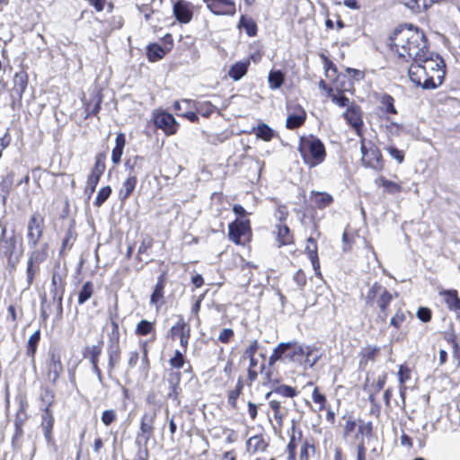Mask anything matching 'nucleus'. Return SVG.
<instances>
[{
  "instance_id": "37998d69",
  "label": "nucleus",
  "mask_w": 460,
  "mask_h": 460,
  "mask_svg": "<svg viewBox=\"0 0 460 460\" xmlns=\"http://www.w3.org/2000/svg\"><path fill=\"white\" fill-rule=\"evenodd\" d=\"M244 388V382L242 376H239L237 382L233 389L226 392L227 404L234 411L238 410V399L243 394Z\"/></svg>"
},
{
  "instance_id": "7c9ffc66",
  "label": "nucleus",
  "mask_w": 460,
  "mask_h": 460,
  "mask_svg": "<svg viewBox=\"0 0 460 460\" xmlns=\"http://www.w3.org/2000/svg\"><path fill=\"white\" fill-rule=\"evenodd\" d=\"M305 253L310 260L314 274L318 278H322L321 263L318 254V243L314 237L309 236L305 241Z\"/></svg>"
},
{
  "instance_id": "8fccbe9b",
  "label": "nucleus",
  "mask_w": 460,
  "mask_h": 460,
  "mask_svg": "<svg viewBox=\"0 0 460 460\" xmlns=\"http://www.w3.org/2000/svg\"><path fill=\"white\" fill-rule=\"evenodd\" d=\"M249 66L250 58L235 62L230 66L227 75L234 81H238L247 74Z\"/></svg>"
},
{
  "instance_id": "5701e85b",
  "label": "nucleus",
  "mask_w": 460,
  "mask_h": 460,
  "mask_svg": "<svg viewBox=\"0 0 460 460\" xmlns=\"http://www.w3.org/2000/svg\"><path fill=\"white\" fill-rule=\"evenodd\" d=\"M272 236L278 248L296 245L295 232L288 224H275L272 229Z\"/></svg>"
},
{
  "instance_id": "f704fd0d",
  "label": "nucleus",
  "mask_w": 460,
  "mask_h": 460,
  "mask_svg": "<svg viewBox=\"0 0 460 460\" xmlns=\"http://www.w3.org/2000/svg\"><path fill=\"white\" fill-rule=\"evenodd\" d=\"M41 410V421L40 428L43 431L44 438L48 443L52 442L54 439L53 430L55 425V417L53 410L40 409Z\"/></svg>"
},
{
  "instance_id": "5fc2aeb1",
  "label": "nucleus",
  "mask_w": 460,
  "mask_h": 460,
  "mask_svg": "<svg viewBox=\"0 0 460 460\" xmlns=\"http://www.w3.org/2000/svg\"><path fill=\"white\" fill-rule=\"evenodd\" d=\"M359 238L358 230L352 228H346L342 234V251L344 252H350L357 240Z\"/></svg>"
},
{
  "instance_id": "473e14b6",
  "label": "nucleus",
  "mask_w": 460,
  "mask_h": 460,
  "mask_svg": "<svg viewBox=\"0 0 460 460\" xmlns=\"http://www.w3.org/2000/svg\"><path fill=\"white\" fill-rule=\"evenodd\" d=\"M311 399L313 404L310 402H305V405L309 407V409L314 412H323L327 409V406L330 405L329 401L323 388L319 385H314Z\"/></svg>"
},
{
  "instance_id": "4d7b16f0",
  "label": "nucleus",
  "mask_w": 460,
  "mask_h": 460,
  "mask_svg": "<svg viewBox=\"0 0 460 460\" xmlns=\"http://www.w3.org/2000/svg\"><path fill=\"white\" fill-rule=\"evenodd\" d=\"M272 394H278L285 398H294L297 396L298 391L296 387L288 385H279L273 388L272 391L266 394V399H269Z\"/></svg>"
},
{
  "instance_id": "49530a36",
  "label": "nucleus",
  "mask_w": 460,
  "mask_h": 460,
  "mask_svg": "<svg viewBox=\"0 0 460 460\" xmlns=\"http://www.w3.org/2000/svg\"><path fill=\"white\" fill-rule=\"evenodd\" d=\"M135 334L139 337L151 335L152 338L148 341L154 342L156 340V330L155 322L147 320H141L137 323L135 328Z\"/></svg>"
},
{
  "instance_id": "f8f14e48",
  "label": "nucleus",
  "mask_w": 460,
  "mask_h": 460,
  "mask_svg": "<svg viewBox=\"0 0 460 460\" xmlns=\"http://www.w3.org/2000/svg\"><path fill=\"white\" fill-rule=\"evenodd\" d=\"M151 121L156 129L162 130L167 137L176 135L180 129V123L174 116L162 108L152 111Z\"/></svg>"
},
{
  "instance_id": "412c9836",
  "label": "nucleus",
  "mask_w": 460,
  "mask_h": 460,
  "mask_svg": "<svg viewBox=\"0 0 460 460\" xmlns=\"http://www.w3.org/2000/svg\"><path fill=\"white\" fill-rule=\"evenodd\" d=\"M103 342L101 341L98 344L86 346L83 352V358L87 359L92 367L93 372L96 375L101 385H104V377L102 371L99 366L100 357L102 353Z\"/></svg>"
},
{
  "instance_id": "b1692460",
  "label": "nucleus",
  "mask_w": 460,
  "mask_h": 460,
  "mask_svg": "<svg viewBox=\"0 0 460 460\" xmlns=\"http://www.w3.org/2000/svg\"><path fill=\"white\" fill-rule=\"evenodd\" d=\"M310 200L311 205L306 208V211L313 219L317 209L323 210L334 203L333 196L326 191L311 190Z\"/></svg>"
},
{
  "instance_id": "338daca9",
  "label": "nucleus",
  "mask_w": 460,
  "mask_h": 460,
  "mask_svg": "<svg viewBox=\"0 0 460 460\" xmlns=\"http://www.w3.org/2000/svg\"><path fill=\"white\" fill-rule=\"evenodd\" d=\"M94 293V286L92 281H86L78 291V305H84Z\"/></svg>"
},
{
  "instance_id": "052dcab7",
  "label": "nucleus",
  "mask_w": 460,
  "mask_h": 460,
  "mask_svg": "<svg viewBox=\"0 0 460 460\" xmlns=\"http://www.w3.org/2000/svg\"><path fill=\"white\" fill-rule=\"evenodd\" d=\"M237 27L239 29H243L249 37H255L258 33L256 22L252 18L247 17L243 14L241 15Z\"/></svg>"
},
{
  "instance_id": "f257e3e1",
  "label": "nucleus",
  "mask_w": 460,
  "mask_h": 460,
  "mask_svg": "<svg viewBox=\"0 0 460 460\" xmlns=\"http://www.w3.org/2000/svg\"><path fill=\"white\" fill-rule=\"evenodd\" d=\"M387 46L399 61L420 60L429 50V40L422 30L412 25H399L389 35Z\"/></svg>"
},
{
  "instance_id": "bf43d9fd",
  "label": "nucleus",
  "mask_w": 460,
  "mask_h": 460,
  "mask_svg": "<svg viewBox=\"0 0 460 460\" xmlns=\"http://www.w3.org/2000/svg\"><path fill=\"white\" fill-rule=\"evenodd\" d=\"M40 402H41L40 409L52 410L56 403V394L53 389L49 386L43 387L40 395Z\"/></svg>"
},
{
  "instance_id": "ddd939ff",
  "label": "nucleus",
  "mask_w": 460,
  "mask_h": 460,
  "mask_svg": "<svg viewBox=\"0 0 460 460\" xmlns=\"http://www.w3.org/2000/svg\"><path fill=\"white\" fill-rule=\"evenodd\" d=\"M374 99L376 103V113L379 121L393 119L399 114L395 99L388 93H375Z\"/></svg>"
},
{
  "instance_id": "ea45409f",
  "label": "nucleus",
  "mask_w": 460,
  "mask_h": 460,
  "mask_svg": "<svg viewBox=\"0 0 460 460\" xmlns=\"http://www.w3.org/2000/svg\"><path fill=\"white\" fill-rule=\"evenodd\" d=\"M438 296L449 311H455L460 305V297L456 289L441 288L438 290Z\"/></svg>"
},
{
  "instance_id": "9b49d317",
  "label": "nucleus",
  "mask_w": 460,
  "mask_h": 460,
  "mask_svg": "<svg viewBox=\"0 0 460 460\" xmlns=\"http://www.w3.org/2000/svg\"><path fill=\"white\" fill-rule=\"evenodd\" d=\"M28 402L25 399L21 400L14 416V431L12 436L11 445L13 450H21L23 445L24 425L29 420Z\"/></svg>"
},
{
  "instance_id": "79ce46f5",
  "label": "nucleus",
  "mask_w": 460,
  "mask_h": 460,
  "mask_svg": "<svg viewBox=\"0 0 460 460\" xmlns=\"http://www.w3.org/2000/svg\"><path fill=\"white\" fill-rule=\"evenodd\" d=\"M182 102L188 106H193L194 111L206 119L209 118L217 111V107L209 101L196 102L192 100L184 99Z\"/></svg>"
},
{
  "instance_id": "de8ad7c7",
  "label": "nucleus",
  "mask_w": 460,
  "mask_h": 460,
  "mask_svg": "<svg viewBox=\"0 0 460 460\" xmlns=\"http://www.w3.org/2000/svg\"><path fill=\"white\" fill-rule=\"evenodd\" d=\"M269 407L273 412V418L279 427H282L284 420L288 414V410L282 405L281 402L276 399L269 401Z\"/></svg>"
},
{
  "instance_id": "20e7f679",
  "label": "nucleus",
  "mask_w": 460,
  "mask_h": 460,
  "mask_svg": "<svg viewBox=\"0 0 460 460\" xmlns=\"http://www.w3.org/2000/svg\"><path fill=\"white\" fill-rule=\"evenodd\" d=\"M297 151L303 163L308 168L320 165L327 157L323 142L317 136L313 134L299 137Z\"/></svg>"
},
{
  "instance_id": "f3484780",
  "label": "nucleus",
  "mask_w": 460,
  "mask_h": 460,
  "mask_svg": "<svg viewBox=\"0 0 460 460\" xmlns=\"http://www.w3.org/2000/svg\"><path fill=\"white\" fill-rule=\"evenodd\" d=\"M181 377L182 373L167 372L164 376V382L167 384L165 398L168 401H172L176 406H180L181 403Z\"/></svg>"
},
{
  "instance_id": "864d4df0",
  "label": "nucleus",
  "mask_w": 460,
  "mask_h": 460,
  "mask_svg": "<svg viewBox=\"0 0 460 460\" xmlns=\"http://www.w3.org/2000/svg\"><path fill=\"white\" fill-rule=\"evenodd\" d=\"M146 158L143 155H136L128 157L125 161V168L128 175L137 176L141 172L145 164Z\"/></svg>"
},
{
  "instance_id": "a18cd8bd",
  "label": "nucleus",
  "mask_w": 460,
  "mask_h": 460,
  "mask_svg": "<svg viewBox=\"0 0 460 460\" xmlns=\"http://www.w3.org/2000/svg\"><path fill=\"white\" fill-rule=\"evenodd\" d=\"M167 273L165 271L162 272L157 277L156 284L155 285L154 290L150 296V303L154 305H157L164 299V288L166 286Z\"/></svg>"
},
{
  "instance_id": "e2e57ef3",
  "label": "nucleus",
  "mask_w": 460,
  "mask_h": 460,
  "mask_svg": "<svg viewBox=\"0 0 460 460\" xmlns=\"http://www.w3.org/2000/svg\"><path fill=\"white\" fill-rule=\"evenodd\" d=\"M275 203L274 217L277 220L276 224H288L287 221L289 217V210L286 204L280 203L276 198L271 199Z\"/></svg>"
},
{
  "instance_id": "4be33fe9",
  "label": "nucleus",
  "mask_w": 460,
  "mask_h": 460,
  "mask_svg": "<svg viewBox=\"0 0 460 460\" xmlns=\"http://www.w3.org/2000/svg\"><path fill=\"white\" fill-rule=\"evenodd\" d=\"M343 118L358 137H364L363 112L359 105L351 103L344 111Z\"/></svg>"
},
{
  "instance_id": "c756f323",
  "label": "nucleus",
  "mask_w": 460,
  "mask_h": 460,
  "mask_svg": "<svg viewBox=\"0 0 460 460\" xmlns=\"http://www.w3.org/2000/svg\"><path fill=\"white\" fill-rule=\"evenodd\" d=\"M11 95L13 102H22L23 94L29 84V75L25 71L16 72L13 78Z\"/></svg>"
},
{
  "instance_id": "c9c22d12",
  "label": "nucleus",
  "mask_w": 460,
  "mask_h": 460,
  "mask_svg": "<svg viewBox=\"0 0 460 460\" xmlns=\"http://www.w3.org/2000/svg\"><path fill=\"white\" fill-rule=\"evenodd\" d=\"M380 122V128L389 140H393L394 137H398L406 133L405 125L403 123L394 121V119L389 120H381Z\"/></svg>"
},
{
  "instance_id": "dca6fc26",
  "label": "nucleus",
  "mask_w": 460,
  "mask_h": 460,
  "mask_svg": "<svg viewBox=\"0 0 460 460\" xmlns=\"http://www.w3.org/2000/svg\"><path fill=\"white\" fill-rule=\"evenodd\" d=\"M161 41L163 46L156 42L150 43L146 46V55L149 62L155 63L161 60L172 50L174 40L171 33H166L162 37Z\"/></svg>"
},
{
  "instance_id": "1a4fd4ad",
  "label": "nucleus",
  "mask_w": 460,
  "mask_h": 460,
  "mask_svg": "<svg viewBox=\"0 0 460 460\" xmlns=\"http://www.w3.org/2000/svg\"><path fill=\"white\" fill-rule=\"evenodd\" d=\"M62 356V349L58 346H51L48 351L44 365V374L46 378L53 385H56L64 372Z\"/></svg>"
},
{
  "instance_id": "6ab92c4d",
  "label": "nucleus",
  "mask_w": 460,
  "mask_h": 460,
  "mask_svg": "<svg viewBox=\"0 0 460 460\" xmlns=\"http://www.w3.org/2000/svg\"><path fill=\"white\" fill-rule=\"evenodd\" d=\"M190 335V326L181 316L168 332L169 338L173 341H179L180 346L184 351H187L189 349Z\"/></svg>"
},
{
  "instance_id": "13d9d810",
  "label": "nucleus",
  "mask_w": 460,
  "mask_h": 460,
  "mask_svg": "<svg viewBox=\"0 0 460 460\" xmlns=\"http://www.w3.org/2000/svg\"><path fill=\"white\" fill-rule=\"evenodd\" d=\"M141 349V365L139 367V371L145 376H147L149 371L151 369V360L149 358V348H148V341H144L140 343Z\"/></svg>"
},
{
  "instance_id": "4468645a",
  "label": "nucleus",
  "mask_w": 460,
  "mask_h": 460,
  "mask_svg": "<svg viewBox=\"0 0 460 460\" xmlns=\"http://www.w3.org/2000/svg\"><path fill=\"white\" fill-rule=\"evenodd\" d=\"M106 170V153L100 152L97 153L94 156V163L91 169L90 173L86 179V185L84 188V194L87 195L88 199H91L92 195L94 193L96 187L104 174Z\"/></svg>"
},
{
  "instance_id": "aec40b11",
  "label": "nucleus",
  "mask_w": 460,
  "mask_h": 460,
  "mask_svg": "<svg viewBox=\"0 0 460 460\" xmlns=\"http://www.w3.org/2000/svg\"><path fill=\"white\" fill-rule=\"evenodd\" d=\"M0 253L7 259L8 264H10L13 268L15 267V264L18 261V258L16 257L13 260V255L17 247V237L14 234L11 236L6 237V226H2L0 223Z\"/></svg>"
},
{
  "instance_id": "e433bc0d",
  "label": "nucleus",
  "mask_w": 460,
  "mask_h": 460,
  "mask_svg": "<svg viewBox=\"0 0 460 460\" xmlns=\"http://www.w3.org/2000/svg\"><path fill=\"white\" fill-rule=\"evenodd\" d=\"M303 431L293 421L291 426V433L289 434V440L286 446L284 455L296 458L297 443L302 440Z\"/></svg>"
},
{
  "instance_id": "393cba45",
  "label": "nucleus",
  "mask_w": 460,
  "mask_h": 460,
  "mask_svg": "<svg viewBox=\"0 0 460 460\" xmlns=\"http://www.w3.org/2000/svg\"><path fill=\"white\" fill-rule=\"evenodd\" d=\"M208 10L217 16L232 17L236 13L234 0H202Z\"/></svg>"
},
{
  "instance_id": "a19ab883",
  "label": "nucleus",
  "mask_w": 460,
  "mask_h": 460,
  "mask_svg": "<svg viewBox=\"0 0 460 460\" xmlns=\"http://www.w3.org/2000/svg\"><path fill=\"white\" fill-rule=\"evenodd\" d=\"M249 360V365L247 367V376L245 384L251 386L258 378L259 373H262L265 368V365L263 363L259 364V360L256 357L246 358Z\"/></svg>"
},
{
  "instance_id": "69168bd1",
  "label": "nucleus",
  "mask_w": 460,
  "mask_h": 460,
  "mask_svg": "<svg viewBox=\"0 0 460 460\" xmlns=\"http://www.w3.org/2000/svg\"><path fill=\"white\" fill-rule=\"evenodd\" d=\"M253 132L257 138L266 142L271 141L275 137L274 130L265 123L258 124V126L253 128Z\"/></svg>"
},
{
  "instance_id": "09e8293b",
  "label": "nucleus",
  "mask_w": 460,
  "mask_h": 460,
  "mask_svg": "<svg viewBox=\"0 0 460 460\" xmlns=\"http://www.w3.org/2000/svg\"><path fill=\"white\" fill-rule=\"evenodd\" d=\"M332 84H329L333 93H346L353 88L352 82L345 75L338 74L332 78Z\"/></svg>"
},
{
  "instance_id": "cd10ccee",
  "label": "nucleus",
  "mask_w": 460,
  "mask_h": 460,
  "mask_svg": "<svg viewBox=\"0 0 460 460\" xmlns=\"http://www.w3.org/2000/svg\"><path fill=\"white\" fill-rule=\"evenodd\" d=\"M194 6L187 0H177L172 4V13L176 21L182 24L190 22L194 15Z\"/></svg>"
},
{
  "instance_id": "423d86ee",
  "label": "nucleus",
  "mask_w": 460,
  "mask_h": 460,
  "mask_svg": "<svg viewBox=\"0 0 460 460\" xmlns=\"http://www.w3.org/2000/svg\"><path fill=\"white\" fill-rule=\"evenodd\" d=\"M359 138L362 165L376 172L384 171L385 161L379 147L372 140H367L365 137Z\"/></svg>"
},
{
  "instance_id": "2f4dec72",
  "label": "nucleus",
  "mask_w": 460,
  "mask_h": 460,
  "mask_svg": "<svg viewBox=\"0 0 460 460\" xmlns=\"http://www.w3.org/2000/svg\"><path fill=\"white\" fill-rule=\"evenodd\" d=\"M381 356V347L376 345H367L358 353V367L366 369L369 363L376 362Z\"/></svg>"
},
{
  "instance_id": "c03bdc74",
  "label": "nucleus",
  "mask_w": 460,
  "mask_h": 460,
  "mask_svg": "<svg viewBox=\"0 0 460 460\" xmlns=\"http://www.w3.org/2000/svg\"><path fill=\"white\" fill-rule=\"evenodd\" d=\"M375 184L377 187H382L384 189V192L386 194L396 195L400 194L403 190L401 182L393 181L383 175L378 176L375 180Z\"/></svg>"
},
{
  "instance_id": "6e6d98bb",
  "label": "nucleus",
  "mask_w": 460,
  "mask_h": 460,
  "mask_svg": "<svg viewBox=\"0 0 460 460\" xmlns=\"http://www.w3.org/2000/svg\"><path fill=\"white\" fill-rule=\"evenodd\" d=\"M118 314L110 315L111 331L108 332V344H120V332Z\"/></svg>"
},
{
  "instance_id": "680f3d73",
  "label": "nucleus",
  "mask_w": 460,
  "mask_h": 460,
  "mask_svg": "<svg viewBox=\"0 0 460 460\" xmlns=\"http://www.w3.org/2000/svg\"><path fill=\"white\" fill-rule=\"evenodd\" d=\"M49 245L44 243L40 248L33 250L30 254L28 261L41 265L49 257Z\"/></svg>"
},
{
  "instance_id": "0eeeda50",
  "label": "nucleus",
  "mask_w": 460,
  "mask_h": 460,
  "mask_svg": "<svg viewBox=\"0 0 460 460\" xmlns=\"http://www.w3.org/2000/svg\"><path fill=\"white\" fill-rule=\"evenodd\" d=\"M345 423L342 429V437L344 438H352L353 441H358L366 438H371L374 434V425L372 421H365L362 419L356 420L352 415L344 416Z\"/></svg>"
},
{
  "instance_id": "39448f33",
  "label": "nucleus",
  "mask_w": 460,
  "mask_h": 460,
  "mask_svg": "<svg viewBox=\"0 0 460 460\" xmlns=\"http://www.w3.org/2000/svg\"><path fill=\"white\" fill-rule=\"evenodd\" d=\"M309 348L304 347L296 341L279 343L269 357L268 366L273 367L277 362L302 364L304 358L310 355Z\"/></svg>"
},
{
  "instance_id": "72a5a7b5",
  "label": "nucleus",
  "mask_w": 460,
  "mask_h": 460,
  "mask_svg": "<svg viewBox=\"0 0 460 460\" xmlns=\"http://www.w3.org/2000/svg\"><path fill=\"white\" fill-rule=\"evenodd\" d=\"M107 374L110 378L113 377L116 367L119 365L122 356L120 344H108L107 349Z\"/></svg>"
},
{
  "instance_id": "f03ea898",
  "label": "nucleus",
  "mask_w": 460,
  "mask_h": 460,
  "mask_svg": "<svg viewBox=\"0 0 460 460\" xmlns=\"http://www.w3.org/2000/svg\"><path fill=\"white\" fill-rule=\"evenodd\" d=\"M408 73L411 81L417 86L435 89L444 82L446 63L440 55L428 50L420 60L411 64Z\"/></svg>"
},
{
  "instance_id": "6e6552de",
  "label": "nucleus",
  "mask_w": 460,
  "mask_h": 460,
  "mask_svg": "<svg viewBox=\"0 0 460 460\" xmlns=\"http://www.w3.org/2000/svg\"><path fill=\"white\" fill-rule=\"evenodd\" d=\"M67 275V269L65 267L62 268L59 262H57L54 265L51 277L50 294L52 295L53 301L57 303L58 314H62L63 313V297L66 291Z\"/></svg>"
},
{
  "instance_id": "7ed1b4c3",
  "label": "nucleus",
  "mask_w": 460,
  "mask_h": 460,
  "mask_svg": "<svg viewBox=\"0 0 460 460\" xmlns=\"http://www.w3.org/2000/svg\"><path fill=\"white\" fill-rule=\"evenodd\" d=\"M393 299L394 295L377 281L369 287L364 297L366 306L377 311L376 322L382 324L386 323Z\"/></svg>"
},
{
  "instance_id": "0e129e2a",
  "label": "nucleus",
  "mask_w": 460,
  "mask_h": 460,
  "mask_svg": "<svg viewBox=\"0 0 460 460\" xmlns=\"http://www.w3.org/2000/svg\"><path fill=\"white\" fill-rule=\"evenodd\" d=\"M14 182V172L10 171L0 181V195L5 202L9 196Z\"/></svg>"
},
{
  "instance_id": "4c0bfd02",
  "label": "nucleus",
  "mask_w": 460,
  "mask_h": 460,
  "mask_svg": "<svg viewBox=\"0 0 460 460\" xmlns=\"http://www.w3.org/2000/svg\"><path fill=\"white\" fill-rule=\"evenodd\" d=\"M318 85L337 106L341 108L350 106L349 99L345 95V93H333V89H331L329 84L323 79L319 81Z\"/></svg>"
},
{
  "instance_id": "bb28decb",
  "label": "nucleus",
  "mask_w": 460,
  "mask_h": 460,
  "mask_svg": "<svg viewBox=\"0 0 460 460\" xmlns=\"http://www.w3.org/2000/svg\"><path fill=\"white\" fill-rule=\"evenodd\" d=\"M270 447V438L264 433L250 437L245 443V451L250 456L263 454Z\"/></svg>"
},
{
  "instance_id": "a878e982",
  "label": "nucleus",
  "mask_w": 460,
  "mask_h": 460,
  "mask_svg": "<svg viewBox=\"0 0 460 460\" xmlns=\"http://www.w3.org/2000/svg\"><path fill=\"white\" fill-rule=\"evenodd\" d=\"M186 352L183 349H176L168 360L170 369L167 372L181 373V369L184 368V373L190 374L196 378L194 368L191 363L186 358Z\"/></svg>"
},
{
  "instance_id": "c85d7f7f",
  "label": "nucleus",
  "mask_w": 460,
  "mask_h": 460,
  "mask_svg": "<svg viewBox=\"0 0 460 460\" xmlns=\"http://www.w3.org/2000/svg\"><path fill=\"white\" fill-rule=\"evenodd\" d=\"M146 403L148 406L152 407V410L149 411H145L143 413V415L140 418L139 428H141L142 421L144 420V418H148L149 420H152V428H153V434H154L155 429V420H156L158 412L160 411V410L162 408V402L159 399L158 394L155 391L148 392V394H146Z\"/></svg>"
},
{
  "instance_id": "3c124183",
  "label": "nucleus",
  "mask_w": 460,
  "mask_h": 460,
  "mask_svg": "<svg viewBox=\"0 0 460 460\" xmlns=\"http://www.w3.org/2000/svg\"><path fill=\"white\" fill-rule=\"evenodd\" d=\"M126 143V135L123 132L118 133L115 138V146L111 151V161L113 164L117 165L120 163Z\"/></svg>"
},
{
  "instance_id": "2eb2a0df",
  "label": "nucleus",
  "mask_w": 460,
  "mask_h": 460,
  "mask_svg": "<svg viewBox=\"0 0 460 460\" xmlns=\"http://www.w3.org/2000/svg\"><path fill=\"white\" fill-rule=\"evenodd\" d=\"M45 229V217L39 211L34 212L27 224L26 237L28 244L35 248L43 237Z\"/></svg>"
},
{
  "instance_id": "a211bd4d",
  "label": "nucleus",
  "mask_w": 460,
  "mask_h": 460,
  "mask_svg": "<svg viewBox=\"0 0 460 460\" xmlns=\"http://www.w3.org/2000/svg\"><path fill=\"white\" fill-rule=\"evenodd\" d=\"M103 101V93L101 88H94L89 97L84 96L81 98L82 106L84 111V119L98 116L102 110V103Z\"/></svg>"
},
{
  "instance_id": "774afa93",
  "label": "nucleus",
  "mask_w": 460,
  "mask_h": 460,
  "mask_svg": "<svg viewBox=\"0 0 460 460\" xmlns=\"http://www.w3.org/2000/svg\"><path fill=\"white\" fill-rule=\"evenodd\" d=\"M307 118V114H297L295 116L294 114H288L286 119V128L289 130H294L301 128Z\"/></svg>"
},
{
  "instance_id": "9d476101",
  "label": "nucleus",
  "mask_w": 460,
  "mask_h": 460,
  "mask_svg": "<svg viewBox=\"0 0 460 460\" xmlns=\"http://www.w3.org/2000/svg\"><path fill=\"white\" fill-rule=\"evenodd\" d=\"M252 236V223L233 220L228 224L227 238L234 245L242 247L249 245Z\"/></svg>"
},
{
  "instance_id": "58836bf2",
  "label": "nucleus",
  "mask_w": 460,
  "mask_h": 460,
  "mask_svg": "<svg viewBox=\"0 0 460 460\" xmlns=\"http://www.w3.org/2000/svg\"><path fill=\"white\" fill-rule=\"evenodd\" d=\"M137 177L132 175H127L125 180L121 183V187L118 190V198L120 202L124 203L128 200L136 190L137 185Z\"/></svg>"
},
{
  "instance_id": "603ef678",
  "label": "nucleus",
  "mask_w": 460,
  "mask_h": 460,
  "mask_svg": "<svg viewBox=\"0 0 460 460\" xmlns=\"http://www.w3.org/2000/svg\"><path fill=\"white\" fill-rule=\"evenodd\" d=\"M41 332L40 330L38 329L34 332L30 337L26 343V355L31 358V363H35L36 354L38 351V347L40 341Z\"/></svg>"
}]
</instances>
